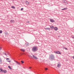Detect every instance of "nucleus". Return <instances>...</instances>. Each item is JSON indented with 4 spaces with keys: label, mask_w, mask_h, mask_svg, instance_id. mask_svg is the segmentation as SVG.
<instances>
[{
    "label": "nucleus",
    "mask_w": 74,
    "mask_h": 74,
    "mask_svg": "<svg viewBox=\"0 0 74 74\" xmlns=\"http://www.w3.org/2000/svg\"><path fill=\"white\" fill-rule=\"evenodd\" d=\"M3 72L4 73H7V71L5 70H4L3 71Z\"/></svg>",
    "instance_id": "15"
},
{
    "label": "nucleus",
    "mask_w": 74,
    "mask_h": 74,
    "mask_svg": "<svg viewBox=\"0 0 74 74\" xmlns=\"http://www.w3.org/2000/svg\"><path fill=\"white\" fill-rule=\"evenodd\" d=\"M21 62L22 64L24 63V62L23 61H21Z\"/></svg>",
    "instance_id": "20"
},
{
    "label": "nucleus",
    "mask_w": 74,
    "mask_h": 74,
    "mask_svg": "<svg viewBox=\"0 0 74 74\" xmlns=\"http://www.w3.org/2000/svg\"><path fill=\"white\" fill-rule=\"evenodd\" d=\"M31 68H32V67H30L29 68V69H31Z\"/></svg>",
    "instance_id": "33"
},
{
    "label": "nucleus",
    "mask_w": 74,
    "mask_h": 74,
    "mask_svg": "<svg viewBox=\"0 0 74 74\" xmlns=\"http://www.w3.org/2000/svg\"><path fill=\"white\" fill-rule=\"evenodd\" d=\"M32 56H33V58H34V59H37V57L36 56L34 55H33Z\"/></svg>",
    "instance_id": "3"
},
{
    "label": "nucleus",
    "mask_w": 74,
    "mask_h": 74,
    "mask_svg": "<svg viewBox=\"0 0 74 74\" xmlns=\"http://www.w3.org/2000/svg\"><path fill=\"white\" fill-rule=\"evenodd\" d=\"M72 38H73L74 39V36H72Z\"/></svg>",
    "instance_id": "27"
},
{
    "label": "nucleus",
    "mask_w": 74,
    "mask_h": 74,
    "mask_svg": "<svg viewBox=\"0 0 74 74\" xmlns=\"http://www.w3.org/2000/svg\"><path fill=\"white\" fill-rule=\"evenodd\" d=\"M14 62H17L16 61H15V60H14Z\"/></svg>",
    "instance_id": "34"
},
{
    "label": "nucleus",
    "mask_w": 74,
    "mask_h": 74,
    "mask_svg": "<svg viewBox=\"0 0 74 74\" xmlns=\"http://www.w3.org/2000/svg\"><path fill=\"white\" fill-rule=\"evenodd\" d=\"M4 55H5L7 56V54H6V53H4Z\"/></svg>",
    "instance_id": "28"
},
{
    "label": "nucleus",
    "mask_w": 74,
    "mask_h": 74,
    "mask_svg": "<svg viewBox=\"0 0 74 74\" xmlns=\"http://www.w3.org/2000/svg\"><path fill=\"white\" fill-rule=\"evenodd\" d=\"M63 3H64V4H65L66 5V4H68V2H67V1H66L65 0H63Z\"/></svg>",
    "instance_id": "2"
},
{
    "label": "nucleus",
    "mask_w": 74,
    "mask_h": 74,
    "mask_svg": "<svg viewBox=\"0 0 74 74\" xmlns=\"http://www.w3.org/2000/svg\"><path fill=\"white\" fill-rule=\"evenodd\" d=\"M37 49H38L37 47H34L32 49V51H33V52H36V51H37Z\"/></svg>",
    "instance_id": "1"
},
{
    "label": "nucleus",
    "mask_w": 74,
    "mask_h": 74,
    "mask_svg": "<svg viewBox=\"0 0 74 74\" xmlns=\"http://www.w3.org/2000/svg\"><path fill=\"white\" fill-rule=\"evenodd\" d=\"M45 70H48V69L47 68H45Z\"/></svg>",
    "instance_id": "26"
},
{
    "label": "nucleus",
    "mask_w": 74,
    "mask_h": 74,
    "mask_svg": "<svg viewBox=\"0 0 74 74\" xmlns=\"http://www.w3.org/2000/svg\"><path fill=\"white\" fill-rule=\"evenodd\" d=\"M45 30H50V28H49V27L45 28Z\"/></svg>",
    "instance_id": "6"
},
{
    "label": "nucleus",
    "mask_w": 74,
    "mask_h": 74,
    "mask_svg": "<svg viewBox=\"0 0 74 74\" xmlns=\"http://www.w3.org/2000/svg\"><path fill=\"white\" fill-rule=\"evenodd\" d=\"M54 30H56H56H58V29L57 27H55L54 28Z\"/></svg>",
    "instance_id": "11"
},
{
    "label": "nucleus",
    "mask_w": 74,
    "mask_h": 74,
    "mask_svg": "<svg viewBox=\"0 0 74 74\" xmlns=\"http://www.w3.org/2000/svg\"><path fill=\"white\" fill-rule=\"evenodd\" d=\"M64 49H66V50H67V48H64Z\"/></svg>",
    "instance_id": "25"
},
{
    "label": "nucleus",
    "mask_w": 74,
    "mask_h": 74,
    "mask_svg": "<svg viewBox=\"0 0 74 74\" xmlns=\"http://www.w3.org/2000/svg\"><path fill=\"white\" fill-rule=\"evenodd\" d=\"M30 22L29 21H27V22H26V23H29Z\"/></svg>",
    "instance_id": "30"
},
{
    "label": "nucleus",
    "mask_w": 74,
    "mask_h": 74,
    "mask_svg": "<svg viewBox=\"0 0 74 74\" xmlns=\"http://www.w3.org/2000/svg\"><path fill=\"white\" fill-rule=\"evenodd\" d=\"M73 59H74V56L73 57Z\"/></svg>",
    "instance_id": "31"
},
{
    "label": "nucleus",
    "mask_w": 74,
    "mask_h": 74,
    "mask_svg": "<svg viewBox=\"0 0 74 74\" xmlns=\"http://www.w3.org/2000/svg\"><path fill=\"white\" fill-rule=\"evenodd\" d=\"M23 10V8H22L21 9V11H22V10Z\"/></svg>",
    "instance_id": "24"
},
{
    "label": "nucleus",
    "mask_w": 74,
    "mask_h": 74,
    "mask_svg": "<svg viewBox=\"0 0 74 74\" xmlns=\"http://www.w3.org/2000/svg\"><path fill=\"white\" fill-rule=\"evenodd\" d=\"M7 62H9V63H11V60H9V61H7Z\"/></svg>",
    "instance_id": "19"
},
{
    "label": "nucleus",
    "mask_w": 74,
    "mask_h": 74,
    "mask_svg": "<svg viewBox=\"0 0 74 74\" xmlns=\"http://www.w3.org/2000/svg\"><path fill=\"white\" fill-rule=\"evenodd\" d=\"M0 72H1V73H3V71L2 68H0Z\"/></svg>",
    "instance_id": "8"
},
{
    "label": "nucleus",
    "mask_w": 74,
    "mask_h": 74,
    "mask_svg": "<svg viewBox=\"0 0 74 74\" xmlns=\"http://www.w3.org/2000/svg\"><path fill=\"white\" fill-rule=\"evenodd\" d=\"M2 30H0V34L2 33Z\"/></svg>",
    "instance_id": "22"
},
{
    "label": "nucleus",
    "mask_w": 74,
    "mask_h": 74,
    "mask_svg": "<svg viewBox=\"0 0 74 74\" xmlns=\"http://www.w3.org/2000/svg\"><path fill=\"white\" fill-rule=\"evenodd\" d=\"M57 53L58 54H61V53L60 51H57Z\"/></svg>",
    "instance_id": "16"
},
{
    "label": "nucleus",
    "mask_w": 74,
    "mask_h": 74,
    "mask_svg": "<svg viewBox=\"0 0 74 74\" xmlns=\"http://www.w3.org/2000/svg\"><path fill=\"white\" fill-rule=\"evenodd\" d=\"M14 22H15V21L13 20H11L10 21V23H14Z\"/></svg>",
    "instance_id": "7"
},
{
    "label": "nucleus",
    "mask_w": 74,
    "mask_h": 74,
    "mask_svg": "<svg viewBox=\"0 0 74 74\" xmlns=\"http://www.w3.org/2000/svg\"><path fill=\"white\" fill-rule=\"evenodd\" d=\"M20 51H22L23 52H25V50L23 49H21Z\"/></svg>",
    "instance_id": "12"
},
{
    "label": "nucleus",
    "mask_w": 74,
    "mask_h": 74,
    "mask_svg": "<svg viewBox=\"0 0 74 74\" xmlns=\"http://www.w3.org/2000/svg\"><path fill=\"white\" fill-rule=\"evenodd\" d=\"M16 63L18 65H21V63H20L19 62H18V61H16Z\"/></svg>",
    "instance_id": "9"
},
{
    "label": "nucleus",
    "mask_w": 74,
    "mask_h": 74,
    "mask_svg": "<svg viewBox=\"0 0 74 74\" xmlns=\"http://www.w3.org/2000/svg\"><path fill=\"white\" fill-rule=\"evenodd\" d=\"M54 53H57V51H54Z\"/></svg>",
    "instance_id": "23"
},
{
    "label": "nucleus",
    "mask_w": 74,
    "mask_h": 74,
    "mask_svg": "<svg viewBox=\"0 0 74 74\" xmlns=\"http://www.w3.org/2000/svg\"><path fill=\"white\" fill-rule=\"evenodd\" d=\"M11 8H13L14 9H15V7L14 6H12L11 7Z\"/></svg>",
    "instance_id": "17"
},
{
    "label": "nucleus",
    "mask_w": 74,
    "mask_h": 74,
    "mask_svg": "<svg viewBox=\"0 0 74 74\" xmlns=\"http://www.w3.org/2000/svg\"><path fill=\"white\" fill-rule=\"evenodd\" d=\"M26 3L27 5H29V3L28 1H27L26 2Z\"/></svg>",
    "instance_id": "10"
},
{
    "label": "nucleus",
    "mask_w": 74,
    "mask_h": 74,
    "mask_svg": "<svg viewBox=\"0 0 74 74\" xmlns=\"http://www.w3.org/2000/svg\"><path fill=\"white\" fill-rule=\"evenodd\" d=\"M8 68H9V69H12V68H11V66H8Z\"/></svg>",
    "instance_id": "18"
},
{
    "label": "nucleus",
    "mask_w": 74,
    "mask_h": 74,
    "mask_svg": "<svg viewBox=\"0 0 74 74\" xmlns=\"http://www.w3.org/2000/svg\"><path fill=\"white\" fill-rule=\"evenodd\" d=\"M50 22H55V21L53 19H51V18L50 19Z\"/></svg>",
    "instance_id": "4"
},
{
    "label": "nucleus",
    "mask_w": 74,
    "mask_h": 74,
    "mask_svg": "<svg viewBox=\"0 0 74 74\" xmlns=\"http://www.w3.org/2000/svg\"><path fill=\"white\" fill-rule=\"evenodd\" d=\"M29 56V57H30V58H32V56Z\"/></svg>",
    "instance_id": "21"
},
{
    "label": "nucleus",
    "mask_w": 74,
    "mask_h": 74,
    "mask_svg": "<svg viewBox=\"0 0 74 74\" xmlns=\"http://www.w3.org/2000/svg\"><path fill=\"white\" fill-rule=\"evenodd\" d=\"M50 28L51 29H54V27L53 26L51 25L50 26Z\"/></svg>",
    "instance_id": "14"
},
{
    "label": "nucleus",
    "mask_w": 74,
    "mask_h": 74,
    "mask_svg": "<svg viewBox=\"0 0 74 74\" xmlns=\"http://www.w3.org/2000/svg\"><path fill=\"white\" fill-rule=\"evenodd\" d=\"M67 9V8H64V9H62V10H66Z\"/></svg>",
    "instance_id": "13"
},
{
    "label": "nucleus",
    "mask_w": 74,
    "mask_h": 74,
    "mask_svg": "<svg viewBox=\"0 0 74 74\" xmlns=\"http://www.w3.org/2000/svg\"><path fill=\"white\" fill-rule=\"evenodd\" d=\"M1 49V47H0V50Z\"/></svg>",
    "instance_id": "32"
},
{
    "label": "nucleus",
    "mask_w": 74,
    "mask_h": 74,
    "mask_svg": "<svg viewBox=\"0 0 74 74\" xmlns=\"http://www.w3.org/2000/svg\"><path fill=\"white\" fill-rule=\"evenodd\" d=\"M6 60H9V58H7L6 59Z\"/></svg>",
    "instance_id": "29"
},
{
    "label": "nucleus",
    "mask_w": 74,
    "mask_h": 74,
    "mask_svg": "<svg viewBox=\"0 0 74 74\" xmlns=\"http://www.w3.org/2000/svg\"><path fill=\"white\" fill-rule=\"evenodd\" d=\"M60 66H61L60 63V62H59L58 63L57 67H60Z\"/></svg>",
    "instance_id": "5"
}]
</instances>
